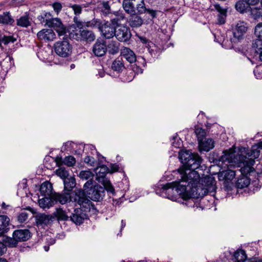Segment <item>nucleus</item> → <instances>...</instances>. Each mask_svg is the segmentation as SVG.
I'll return each instance as SVG.
<instances>
[{
  "label": "nucleus",
  "mask_w": 262,
  "mask_h": 262,
  "mask_svg": "<svg viewBox=\"0 0 262 262\" xmlns=\"http://www.w3.org/2000/svg\"><path fill=\"white\" fill-rule=\"evenodd\" d=\"M163 191L169 189H175L180 196L184 200L190 199H199L205 195V190L200 183H188L187 181H173L167 183L162 187Z\"/></svg>",
  "instance_id": "1"
},
{
  "label": "nucleus",
  "mask_w": 262,
  "mask_h": 262,
  "mask_svg": "<svg viewBox=\"0 0 262 262\" xmlns=\"http://www.w3.org/2000/svg\"><path fill=\"white\" fill-rule=\"evenodd\" d=\"M82 190L84 191L83 197L85 200H82L81 202H78L77 205L86 211H90L91 206L93 205L91 200L101 202L103 201L105 195L104 188L97 184L94 180L88 181L83 185Z\"/></svg>",
  "instance_id": "2"
},
{
  "label": "nucleus",
  "mask_w": 262,
  "mask_h": 262,
  "mask_svg": "<svg viewBox=\"0 0 262 262\" xmlns=\"http://www.w3.org/2000/svg\"><path fill=\"white\" fill-rule=\"evenodd\" d=\"M64 188L63 190L60 194L64 197H66V204L68 202L75 203L76 205L78 202L85 200L83 199L84 191L81 188L73 189L76 187V179L74 176H70L63 181Z\"/></svg>",
  "instance_id": "3"
},
{
  "label": "nucleus",
  "mask_w": 262,
  "mask_h": 262,
  "mask_svg": "<svg viewBox=\"0 0 262 262\" xmlns=\"http://www.w3.org/2000/svg\"><path fill=\"white\" fill-rule=\"evenodd\" d=\"M248 29V25L246 23L239 21L237 23L233 29V36L230 39L233 48L241 50L239 46L245 40Z\"/></svg>",
  "instance_id": "4"
},
{
  "label": "nucleus",
  "mask_w": 262,
  "mask_h": 262,
  "mask_svg": "<svg viewBox=\"0 0 262 262\" xmlns=\"http://www.w3.org/2000/svg\"><path fill=\"white\" fill-rule=\"evenodd\" d=\"M260 145L259 142L257 144L253 145L251 149L247 152L245 159L243 160V163L247 166L243 169L244 173L246 172V170H247V174L249 173V175L254 172V170L252 166L255 163L254 159L257 158L259 156V149H262V147Z\"/></svg>",
  "instance_id": "5"
},
{
  "label": "nucleus",
  "mask_w": 262,
  "mask_h": 262,
  "mask_svg": "<svg viewBox=\"0 0 262 262\" xmlns=\"http://www.w3.org/2000/svg\"><path fill=\"white\" fill-rule=\"evenodd\" d=\"M122 6L127 14L135 13L136 11L137 13L143 14L146 10L143 0H123Z\"/></svg>",
  "instance_id": "6"
},
{
  "label": "nucleus",
  "mask_w": 262,
  "mask_h": 262,
  "mask_svg": "<svg viewBox=\"0 0 262 262\" xmlns=\"http://www.w3.org/2000/svg\"><path fill=\"white\" fill-rule=\"evenodd\" d=\"M66 200V197L61 195L60 193L54 192L52 195L44 196V198L39 199L38 203L39 206L43 209H49L58 203L62 205L65 204Z\"/></svg>",
  "instance_id": "7"
},
{
  "label": "nucleus",
  "mask_w": 262,
  "mask_h": 262,
  "mask_svg": "<svg viewBox=\"0 0 262 262\" xmlns=\"http://www.w3.org/2000/svg\"><path fill=\"white\" fill-rule=\"evenodd\" d=\"M72 45L70 43L68 37H63L62 40H59L54 45L55 52L61 57H68L72 52Z\"/></svg>",
  "instance_id": "8"
},
{
  "label": "nucleus",
  "mask_w": 262,
  "mask_h": 262,
  "mask_svg": "<svg viewBox=\"0 0 262 262\" xmlns=\"http://www.w3.org/2000/svg\"><path fill=\"white\" fill-rule=\"evenodd\" d=\"M129 63V69L132 70L135 73H142V69L138 64L139 59H137L135 53L133 51L128 48H124L121 51V55Z\"/></svg>",
  "instance_id": "9"
},
{
  "label": "nucleus",
  "mask_w": 262,
  "mask_h": 262,
  "mask_svg": "<svg viewBox=\"0 0 262 262\" xmlns=\"http://www.w3.org/2000/svg\"><path fill=\"white\" fill-rule=\"evenodd\" d=\"M95 23H96V25L98 26L99 30L106 39L112 38L115 35L116 27L111 23L107 21L102 24L97 20H95Z\"/></svg>",
  "instance_id": "10"
},
{
  "label": "nucleus",
  "mask_w": 262,
  "mask_h": 262,
  "mask_svg": "<svg viewBox=\"0 0 262 262\" xmlns=\"http://www.w3.org/2000/svg\"><path fill=\"white\" fill-rule=\"evenodd\" d=\"M80 34L77 33H71L69 34L70 38L75 39L76 40H82L86 42H91L94 41L96 38L94 33L87 29H83L79 31Z\"/></svg>",
  "instance_id": "11"
},
{
  "label": "nucleus",
  "mask_w": 262,
  "mask_h": 262,
  "mask_svg": "<svg viewBox=\"0 0 262 262\" xmlns=\"http://www.w3.org/2000/svg\"><path fill=\"white\" fill-rule=\"evenodd\" d=\"M115 36L119 41L121 42H126L128 41L131 37L132 33L130 29L126 26H119L116 28V33Z\"/></svg>",
  "instance_id": "12"
},
{
  "label": "nucleus",
  "mask_w": 262,
  "mask_h": 262,
  "mask_svg": "<svg viewBox=\"0 0 262 262\" xmlns=\"http://www.w3.org/2000/svg\"><path fill=\"white\" fill-rule=\"evenodd\" d=\"M84 208L81 207L75 208L74 212L70 216V221H72L76 225H81L85 220L88 219V216Z\"/></svg>",
  "instance_id": "13"
},
{
  "label": "nucleus",
  "mask_w": 262,
  "mask_h": 262,
  "mask_svg": "<svg viewBox=\"0 0 262 262\" xmlns=\"http://www.w3.org/2000/svg\"><path fill=\"white\" fill-rule=\"evenodd\" d=\"M193 153L191 150L186 149H182L179 151V158L182 164V166L178 169L179 173H182L185 171V168L187 164L189 163Z\"/></svg>",
  "instance_id": "14"
},
{
  "label": "nucleus",
  "mask_w": 262,
  "mask_h": 262,
  "mask_svg": "<svg viewBox=\"0 0 262 262\" xmlns=\"http://www.w3.org/2000/svg\"><path fill=\"white\" fill-rule=\"evenodd\" d=\"M92 52L97 57L105 55L106 53V41L101 38H98L93 45Z\"/></svg>",
  "instance_id": "15"
},
{
  "label": "nucleus",
  "mask_w": 262,
  "mask_h": 262,
  "mask_svg": "<svg viewBox=\"0 0 262 262\" xmlns=\"http://www.w3.org/2000/svg\"><path fill=\"white\" fill-rule=\"evenodd\" d=\"M195 169L185 170L182 173L181 181H187L188 183L192 184V183H199L200 175L199 173L195 170Z\"/></svg>",
  "instance_id": "16"
},
{
  "label": "nucleus",
  "mask_w": 262,
  "mask_h": 262,
  "mask_svg": "<svg viewBox=\"0 0 262 262\" xmlns=\"http://www.w3.org/2000/svg\"><path fill=\"white\" fill-rule=\"evenodd\" d=\"M37 36L39 40L46 42L53 41L56 38V34L51 29H43L37 33Z\"/></svg>",
  "instance_id": "17"
},
{
  "label": "nucleus",
  "mask_w": 262,
  "mask_h": 262,
  "mask_svg": "<svg viewBox=\"0 0 262 262\" xmlns=\"http://www.w3.org/2000/svg\"><path fill=\"white\" fill-rule=\"evenodd\" d=\"M48 26L54 28L58 33L59 36L64 35L66 33V28L62 23L60 19L54 18L49 22Z\"/></svg>",
  "instance_id": "18"
},
{
  "label": "nucleus",
  "mask_w": 262,
  "mask_h": 262,
  "mask_svg": "<svg viewBox=\"0 0 262 262\" xmlns=\"http://www.w3.org/2000/svg\"><path fill=\"white\" fill-rule=\"evenodd\" d=\"M128 14H129V16L127 22L132 28H138L141 26L143 23V19L139 15L140 14L135 12V13H128Z\"/></svg>",
  "instance_id": "19"
},
{
  "label": "nucleus",
  "mask_w": 262,
  "mask_h": 262,
  "mask_svg": "<svg viewBox=\"0 0 262 262\" xmlns=\"http://www.w3.org/2000/svg\"><path fill=\"white\" fill-rule=\"evenodd\" d=\"M202 162V159L196 152H193L192 156L185 168V170L198 168Z\"/></svg>",
  "instance_id": "20"
},
{
  "label": "nucleus",
  "mask_w": 262,
  "mask_h": 262,
  "mask_svg": "<svg viewBox=\"0 0 262 262\" xmlns=\"http://www.w3.org/2000/svg\"><path fill=\"white\" fill-rule=\"evenodd\" d=\"M35 221L37 226H43L50 224L54 219L52 215H47L45 213H39L35 216Z\"/></svg>",
  "instance_id": "21"
},
{
  "label": "nucleus",
  "mask_w": 262,
  "mask_h": 262,
  "mask_svg": "<svg viewBox=\"0 0 262 262\" xmlns=\"http://www.w3.org/2000/svg\"><path fill=\"white\" fill-rule=\"evenodd\" d=\"M204 184H201L202 186V188L205 190V194L208 192H212L215 189V181L213 178L207 176L204 178L203 180Z\"/></svg>",
  "instance_id": "22"
},
{
  "label": "nucleus",
  "mask_w": 262,
  "mask_h": 262,
  "mask_svg": "<svg viewBox=\"0 0 262 262\" xmlns=\"http://www.w3.org/2000/svg\"><path fill=\"white\" fill-rule=\"evenodd\" d=\"M13 236L15 238L18 242L28 241L31 237V232L28 229H17L14 231Z\"/></svg>",
  "instance_id": "23"
},
{
  "label": "nucleus",
  "mask_w": 262,
  "mask_h": 262,
  "mask_svg": "<svg viewBox=\"0 0 262 262\" xmlns=\"http://www.w3.org/2000/svg\"><path fill=\"white\" fill-rule=\"evenodd\" d=\"M10 219L5 215H0V236L8 232L10 229Z\"/></svg>",
  "instance_id": "24"
},
{
  "label": "nucleus",
  "mask_w": 262,
  "mask_h": 262,
  "mask_svg": "<svg viewBox=\"0 0 262 262\" xmlns=\"http://www.w3.org/2000/svg\"><path fill=\"white\" fill-rule=\"evenodd\" d=\"M74 24L71 26V28L76 29V28L80 30L83 29V27H93L96 25V23H95V20H93L92 21H82L80 20L77 17H74Z\"/></svg>",
  "instance_id": "25"
},
{
  "label": "nucleus",
  "mask_w": 262,
  "mask_h": 262,
  "mask_svg": "<svg viewBox=\"0 0 262 262\" xmlns=\"http://www.w3.org/2000/svg\"><path fill=\"white\" fill-rule=\"evenodd\" d=\"M214 146V142L211 138H205L199 142V147L201 151H209Z\"/></svg>",
  "instance_id": "26"
},
{
  "label": "nucleus",
  "mask_w": 262,
  "mask_h": 262,
  "mask_svg": "<svg viewBox=\"0 0 262 262\" xmlns=\"http://www.w3.org/2000/svg\"><path fill=\"white\" fill-rule=\"evenodd\" d=\"M112 69L117 73H121L126 69L123 59L122 57L119 56L113 62Z\"/></svg>",
  "instance_id": "27"
},
{
  "label": "nucleus",
  "mask_w": 262,
  "mask_h": 262,
  "mask_svg": "<svg viewBox=\"0 0 262 262\" xmlns=\"http://www.w3.org/2000/svg\"><path fill=\"white\" fill-rule=\"evenodd\" d=\"M235 8L236 10L240 13L244 14L250 11L251 7L249 6L246 0H239L237 1L235 5Z\"/></svg>",
  "instance_id": "28"
},
{
  "label": "nucleus",
  "mask_w": 262,
  "mask_h": 262,
  "mask_svg": "<svg viewBox=\"0 0 262 262\" xmlns=\"http://www.w3.org/2000/svg\"><path fill=\"white\" fill-rule=\"evenodd\" d=\"M40 192L42 195L43 196H50L53 193L52 185L49 182H45L43 183L40 187Z\"/></svg>",
  "instance_id": "29"
},
{
  "label": "nucleus",
  "mask_w": 262,
  "mask_h": 262,
  "mask_svg": "<svg viewBox=\"0 0 262 262\" xmlns=\"http://www.w3.org/2000/svg\"><path fill=\"white\" fill-rule=\"evenodd\" d=\"M235 152V149L232 148L224 150L223 151L224 155L221 157L220 160L223 163L226 162L231 163L232 162V159L234 157Z\"/></svg>",
  "instance_id": "30"
},
{
  "label": "nucleus",
  "mask_w": 262,
  "mask_h": 262,
  "mask_svg": "<svg viewBox=\"0 0 262 262\" xmlns=\"http://www.w3.org/2000/svg\"><path fill=\"white\" fill-rule=\"evenodd\" d=\"M106 52L112 55L116 54L119 51V43L116 41L111 40L106 43Z\"/></svg>",
  "instance_id": "31"
},
{
  "label": "nucleus",
  "mask_w": 262,
  "mask_h": 262,
  "mask_svg": "<svg viewBox=\"0 0 262 262\" xmlns=\"http://www.w3.org/2000/svg\"><path fill=\"white\" fill-rule=\"evenodd\" d=\"M14 21L9 12H5L0 14V24L13 25Z\"/></svg>",
  "instance_id": "32"
},
{
  "label": "nucleus",
  "mask_w": 262,
  "mask_h": 262,
  "mask_svg": "<svg viewBox=\"0 0 262 262\" xmlns=\"http://www.w3.org/2000/svg\"><path fill=\"white\" fill-rule=\"evenodd\" d=\"M250 182L247 176L243 175L239 178L235 183V186L237 189H243L248 186Z\"/></svg>",
  "instance_id": "33"
},
{
  "label": "nucleus",
  "mask_w": 262,
  "mask_h": 262,
  "mask_svg": "<svg viewBox=\"0 0 262 262\" xmlns=\"http://www.w3.org/2000/svg\"><path fill=\"white\" fill-rule=\"evenodd\" d=\"M247 259V255L245 251L242 249H238L233 255L234 262H244Z\"/></svg>",
  "instance_id": "34"
},
{
  "label": "nucleus",
  "mask_w": 262,
  "mask_h": 262,
  "mask_svg": "<svg viewBox=\"0 0 262 262\" xmlns=\"http://www.w3.org/2000/svg\"><path fill=\"white\" fill-rule=\"evenodd\" d=\"M54 217H56L58 221H68L70 219L66 212L62 208H57L56 211L53 213Z\"/></svg>",
  "instance_id": "35"
},
{
  "label": "nucleus",
  "mask_w": 262,
  "mask_h": 262,
  "mask_svg": "<svg viewBox=\"0 0 262 262\" xmlns=\"http://www.w3.org/2000/svg\"><path fill=\"white\" fill-rule=\"evenodd\" d=\"M16 24L17 26L27 28L31 25V21L29 17V15L26 14L21 16L19 19L16 20Z\"/></svg>",
  "instance_id": "36"
},
{
  "label": "nucleus",
  "mask_w": 262,
  "mask_h": 262,
  "mask_svg": "<svg viewBox=\"0 0 262 262\" xmlns=\"http://www.w3.org/2000/svg\"><path fill=\"white\" fill-rule=\"evenodd\" d=\"M95 172L99 179L101 178L103 180V179H107L105 178V176L110 172V169L106 166L102 165L96 167Z\"/></svg>",
  "instance_id": "37"
},
{
  "label": "nucleus",
  "mask_w": 262,
  "mask_h": 262,
  "mask_svg": "<svg viewBox=\"0 0 262 262\" xmlns=\"http://www.w3.org/2000/svg\"><path fill=\"white\" fill-rule=\"evenodd\" d=\"M235 173L234 171L228 170L223 172L219 174V180H225L226 181L228 182L233 180L235 177Z\"/></svg>",
  "instance_id": "38"
},
{
  "label": "nucleus",
  "mask_w": 262,
  "mask_h": 262,
  "mask_svg": "<svg viewBox=\"0 0 262 262\" xmlns=\"http://www.w3.org/2000/svg\"><path fill=\"white\" fill-rule=\"evenodd\" d=\"M18 242L15 238V236L10 237L9 236H6L3 240V244L4 246H7L9 247L13 248L16 247L17 246ZM5 248V247H4Z\"/></svg>",
  "instance_id": "39"
},
{
  "label": "nucleus",
  "mask_w": 262,
  "mask_h": 262,
  "mask_svg": "<svg viewBox=\"0 0 262 262\" xmlns=\"http://www.w3.org/2000/svg\"><path fill=\"white\" fill-rule=\"evenodd\" d=\"M101 183L103 185L102 187L104 188V191L106 190L108 193H110L112 195H114L115 194V188L108 179H103L102 180Z\"/></svg>",
  "instance_id": "40"
},
{
  "label": "nucleus",
  "mask_w": 262,
  "mask_h": 262,
  "mask_svg": "<svg viewBox=\"0 0 262 262\" xmlns=\"http://www.w3.org/2000/svg\"><path fill=\"white\" fill-rule=\"evenodd\" d=\"M125 18L124 14L122 12H117L115 17L111 19L110 23L116 27L119 26V23Z\"/></svg>",
  "instance_id": "41"
},
{
  "label": "nucleus",
  "mask_w": 262,
  "mask_h": 262,
  "mask_svg": "<svg viewBox=\"0 0 262 262\" xmlns=\"http://www.w3.org/2000/svg\"><path fill=\"white\" fill-rule=\"evenodd\" d=\"M79 177L82 180H93L94 174L90 170H82L80 172Z\"/></svg>",
  "instance_id": "42"
},
{
  "label": "nucleus",
  "mask_w": 262,
  "mask_h": 262,
  "mask_svg": "<svg viewBox=\"0 0 262 262\" xmlns=\"http://www.w3.org/2000/svg\"><path fill=\"white\" fill-rule=\"evenodd\" d=\"M252 48L257 54L262 52V39L257 38L252 42Z\"/></svg>",
  "instance_id": "43"
},
{
  "label": "nucleus",
  "mask_w": 262,
  "mask_h": 262,
  "mask_svg": "<svg viewBox=\"0 0 262 262\" xmlns=\"http://www.w3.org/2000/svg\"><path fill=\"white\" fill-rule=\"evenodd\" d=\"M99 5L102 9V12L105 15H107L111 12V6L109 1H103L100 2Z\"/></svg>",
  "instance_id": "44"
},
{
  "label": "nucleus",
  "mask_w": 262,
  "mask_h": 262,
  "mask_svg": "<svg viewBox=\"0 0 262 262\" xmlns=\"http://www.w3.org/2000/svg\"><path fill=\"white\" fill-rule=\"evenodd\" d=\"M195 133L198 138V143L200 142V141H203V140L206 138V131L202 128H196L195 129Z\"/></svg>",
  "instance_id": "45"
},
{
  "label": "nucleus",
  "mask_w": 262,
  "mask_h": 262,
  "mask_svg": "<svg viewBox=\"0 0 262 262\" xmlns=\"http://www.w3.org/2000/svg\"><path fill=\"white\" fill-rule=\"evenodd\" d=\"M56 174L60 177L63 181L70 177L69 171L67 170L65 168L60 167L56 170Z\"/></svg>",
  "instance_id": "46"
},
{
  "label": "nucleus",
  "mask_w": 262,
  "mask_h": 262,
  "mask_svg": "<svg viewBox=\"0 0 262 262\" xmlns=\"http://www.w3.org/2000/svg\"><path fill=\"white\" fill-rule=\"evenodd\" d=\"M250 11L254 19H257L262 17V8L257 7L251 8Z\"/></svg>",
  "instance_id": "47"
},
{
  "label": "nucleus",
  "mask_w": 262,
  "mask_h": 262,
  "mask_svg": "<svg viewBox=\"0 0 262 262\" xmlns=\"http://www.w3.org/2000/svg\"><path fill=\"white\" fill-rule=\"evenodd\" d=\"M76 163V160L73 156H69L66 157L63 159V164L69 167L74 166Z\"/></svg>",
  "instance_id": "48"
},
{
  "label": "nucleus",
  "mask_w": 262,
  "mask_h": 262,
  "mask_svg": "<svg viewBox=\"0 0 262 262\" xmlns=\"http://www.w3.org/2000/svg\"><path fill=\"white\" fill-rule=\"evenodd\" d=\"M29 214L26 211L20 212L17 216V221L22 223L25 222L28 218Z\"/></svg>",
  "instance_id": "49"
},
{
  "label": "nucleus",
  "mask_w": 262,
  "mask_h": 262,
  "mask_svg": "<svg viewBox=\"0 0 262 262\" xmlns=\"http://www.w3.org/2000/svg\"><path fill=\"white\" fill-rule=\"evenodd\" d=\"M84 163H85L91 166H95V164H96L95 159L93 157L89 156H86L84 158Z\"/></svg>",
  "instance_id": "50"
},
{
  "label": "nucleus",
  "mask_w": 262,
  "mask_h": 262,
  "mask_svg": "<svg viewBox=\"0 0 262 262\" xmlns=\"http://www.w3.org/2000/svg\"><path fill=\"white\" fill-rule=\"evenodd\" d=\"M71 7L73 10L75 15H78L81 13L82 7H81V6L77 4H74L71 6Z\"/></svg>",
  "instance_id": "51"
},
{
  "label": "nucleus",
  "mask_w": 262,
  "mask_h": 262,
  "mask_svg": "<svg viewBox=\"0 0 262 262\" xmlns=\"http://www.w3.org/2000/svg\"><path fill=\"white\" fill-rule=\"evenodd\" d=\"M214 7L215 10H216L219 12L220 14L219 15L221 14L225 15V14H227V10L222 8L219 4H215L214 5Z\"/></svg>",
  "instance_id": "52"
},
{
  "label": "nucleus",
  "mask_w": 262,
  "mask_h": 262,
  "mask_svg": "<svg viewBox=\"0 0 262 262\" xmlns=\"http://www.w3.org/2000/svg\"><path fill=\"white\" fill-rule=\"evenodd\" d=\"M52 7L55 11L57 13L60 12L62 8V5L59 2L54 3L52 5Z\"/></svg>",
  "instance_id": "53"
},
{
  "label": "nucleus",
  "mask_w": 262,
  "mask_h": 262,
  "mask_svg": "<svg viewBox=\"0 0 262 262\" xmlns=\"http://www.w3.org/2000/svg\"><path fill=\"white\" fill-rule=\"evenodd\" d=\"M43 17L45 19L46 25L48 26L49 22L51 21L54 18H52L51 14L50 13H45L43 14Z\"/></svg>",
  "instance_id": "54"
},
{
  "label": "nucleus",
  "mask_w": 262,
  "mask_h": 262,
  "mask_svg": "<svg viewBox=\"0 0 262 262\" xmlns=\"http://www.w3.org/2000/svg\"><path fill=\"white\" fill-rule=\"evenodd\" d=\"M55 162L56 163V165L58 167H60L61 165H63V159L61 157H57L55 159Z\"/></svg>",
  "instance_id": "55"
},
{
  "label": "nucleus",
  "mask_w": 262,
  "mask_h": 262,
  "mask_svg": "<svg viewBox=\"0 0 262 262\" xmlns=\"http://www.w3.org/2000/svg\"><path fill=\"white\" fill-rule=\"evenodd\" d=\"M25 0H13L11 5L13 6L18 7L22 5Z\"/></svg>",
  "instance_id": "56"
},
{
  "label": "nucleus",
  "mask_w": 262,
  "mask_h": 262,
  "mask_svg": "<svg viewBox=\"0 0 262 262\" xmlns=\"http://www.w3.org/2000/svg\"><path fill=\"white\" fill-rule=\"evenodd\" d=\"M119 167L116 164H112L111 166V170L110 169V173H112L113 172L118 171L119 170Z\"/></svg>",
  "instance_id": "57"
},
{
  "label": "nucleus",
  "mask_w": 262,
  "mask_h": 262,
  "mask_svg": "<svg viewBox=\"0 0 262 262\" xmlns=\"http://www.w3.org/2000/svg\"><path fill=\"white\" fill-rule=\"evenodd\" d=\"M226 16L227 14H225V15L221 14L218 15V21L220 24H223L225 23Z\"/></svg>",
  "instance_id": "58"
},
{
  "label": "nucleus",
  "mask_w": 262,
  "mask_h": 262,
  "mask_svg": "<svg viewBox=\"0 0 262 262\" xmlns=\"http://www.w3.org/2000/svg\"><path fill=\"white\" fill-rule=\"evenodd\" d=\"M145 12H147V13L150 14L152 18H155L156 17L157 12L155 10L146 9Z\"/></svg>",
  "instance_id": "59"
},
{
  "label": "nucleus",
  "mask_w": 262,
  "mask_h": 262,
  "mask_svg": "<svg viewBox=\"0 0 262 262\" xmlns=\"http://www.w3.org/2000/svg\"><path fill=\"white\" fill-rule=\"evenodd\" d=\"M247 2L249 3V6L251 5H255L258 4L260 0H246Z\"/></svg>",
  "instance_id": "60"
},
{
  "label": "nucleus",
  "mask_w": 262,
  "mask_h": 262,
  "mask_svg": "<svg viewBox=\"0 0 262 262\" xmlns=\"http://www.w3.org/2000/svg\"><path fill=\"white\" fill-rule=\"evenodd\" d=\"M140 41L144 44H147L149 42V40L144 37H140Z\"/></svg>",
  "instance_id": "61"
},
{
  "label": "nucleus",
  "mask_w": 262,
  "mask_h": 262,
  "mask_svg": "<svg viewBox=\"0 0 262 262\" xmlns=\"http://www.w3.org/2000/svg\"><path fill=\"white\" fill-rule=\"evenodd\" d=\"M37 18H38V20L40 22V23H43L45 22V19L43 17V14L38 16Z\"/></svg>",
  "instance_id": "62"
},
{
  "label": "nucleus",
  "mask_w": 262,
  "mask_h": 262,
  "mask_svg": "<svg viewBox=\"0 0 262 262\" xmlns=\"http://www.w3.org/2000/svg\"><path fill=\"white\" fill-rule=\"evenodd\" d=\"M257 179L258 180V182L262 184V172L258 173H257Z\"/></svg>",
  "instance_id": "63"
},
{
  "label": "nucleus",
  "mask_w": 262,
  "mask_h": 262,
  "mask_svg": "<svg viewBox=\"0 0 262 262\" xmlns=\"http://www.w3.org/2000/svg\"><path fill=\"white\" fill-rule=\"evenodd\" d=\"M5 249L4 245L3 243L0 242V255L4 253V249Z\"/></svg>",
  "instance_id": "64"
}]
</instances>
